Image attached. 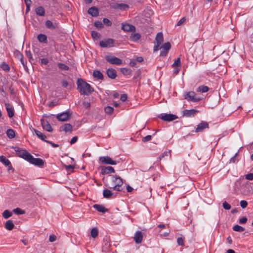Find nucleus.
<instances>
[{
	"label": "nucleus",
	"instance_id": "f257e3e1",
	"mask_svg": "<svg viewBox=\"0 0 253 253\" xmlns=\"http://www.w3.org/2000/svg\"><path fill=\"white\" fill-rule=\"evenodd\" d=\"M109 178L105 182V186L110 189H113L115 191H121L123 184V179L119 176L109 175Z\"/></svg>",
	"mask_w": 253,
	"mask_h": 253
},
{
	"label": "nucleus",
	"instance_id": "f03ea898",
	"mask_svg": "<svg viewBox=\"0 0 253 253\" xmlns=\"http://www.w3.org/2000/svg\"><path fill=\"white\" fill-rule=\"evenodd\" d=\"M77 88L82 95H88L94 91L93 88L89 84L84 82L82 79L77 81Z\"/></svg>",
	"mask_w": 253,
	"mask_h": 253
},
{
	"label": "nucleus",
	"instance_id": "7ed1b4c3",
	"mask_svg": "<svg viewBox=\"0 0 253 253\" xmlns=\"http://www.w3.org/2000/svg\"><path fill=\"white\" fill-rule=\"evenodd\" d=\"M14 150L18 156L22 158L23 159L28 161L30 158V156H31V154L29 153L27 150L18 147H15Z\"/></svg>",
	"mask_w": 253,
	"mask_h": 253
},
{
	"label": "nucleus",
	"instance_id": "20e7f679",
	"mask_svg": "<svg viewBox=\"0 0 253 253\" xmlns=\"http://www.w3.org/2000/svg\"><path fill=\"white\" fill-rule=\"evenodd\" d=\"M185 99L193 102H198L202 99L196 96V94L194 91H189L184 94Z\"/></svg>",
	"mask_w": 253,
	"mask_h": 253
},
{
	"label": "nucleus",
	"instance_id": "39448f33",
	"mask_svg": "<svg viewBox=\"0 0 253 253\" xmlns=\"http://www.w3.org/2000/svg\"><path fill=\"white\" fill-rule=\"evenodd\" d=\"M158 117L164 121L170 122L178 118V117L172 114H161Z\"/></svg>",
	"mask_w": 253,
	"mask_h": 253
},
{
	"label": "nucleus",
	"instance_id": "423d86ee",
	"mask_svg": "<svg viewBox=\"0 0 253 253\" xmlns=\"http://www.w3.org/2000/svg\"><path fill=\"white\" fill-rule=\"evenodd\" d=\"M105 59L111 64L120 65L123 63V61L121 59L113 56L107 55L105 56Z\"/></svg>",
	"mask_w": 253,
	"mask_h": 253
},
{
	"label": "nucleus",
	"instance_id": "0eeeda50",
	"mask_svg": "<svg viewBox=\"0 0 253 253\" xmlns=\"http://www.w3.org/2000/svg\"><path fill=\"white\" fill-rule=\"evenodd\" d=\"M28 162L40 168L43 167L44 163V161L42 159L35 158L32 155L30 156V158Z\"/></svg>",
	"mask_w": 253,
	"mask_h": 253
},
{
	"label": "nucleus",
	"instance_id": "6e6552de",
	"mask_svg": "<svg viewBox=\"0 0 253 253\" xmlns=\"http://www.w3.org/2000/svg\"><path fill=\"white\" fill-rule=\"evenodd\" d=\"M71 115L72 113L67 111L57 115L56 118L60 121L65 122L68 121L71 117Z\"/></svg>",
	"mask_w": 253,
	"mask_h": 253
},
{
	"label": "nucleus",
	"instance_id": "1a4fd4ad",
	"mask_svg": "<svg viewBox=\"0 0 253 253\" xmlns=\"http://www.w3.org/2000/svg\"><path fill=\"white\" fill-rule=\"evenodd\" d=\"M114 41L112 39H107L106 40H102L99 42V45L101 47H108L114 46Z\"/></svg>",
	"mask_w": 253,
	"mask_h": 253
},
{
	"label": "nucleus",
	"instance_id": "9d476101",
	"mask_svg": "<svg viewBox=\"0 0 253 253\" xmlns=\"http://www.w3.org/2000/svg\"><path fill=\"white\" fill-rule=\"evenodd\" d=\"M99 161L102 164L112 165H115L117 164L116 161L112 160V159L108 156L100 157L99 158Z\"/></svg>",
	"mask_w": 253,
	"mask_h": 253
},
{
	"label": "nucleus",
	"instance_id": "9b49d317",
	"mask_svg": "<svg viewBox=\"0 0 253 253\" xmlns=\"http://www.w3.org/2000/svg\"><path fill=\"white\" fill-rule=\"evenodd\" d=\"M198 112V110L195 109L184 110L183 111V114L186 117H192L195 116Z\"/></svg>",
	"mask_w": 253,
	"mask_h": 253
},
{
	"label": "nucleus",
	"instance_id": "f8f14e48",
	"mask_svg": "<svg viewBox=\"0 0 253 253\" xmlns=\"http://www.w3.org/2000/svg\"><path fill=\"white\" fill-rule=\"evenodd\" d=\"M209 127V124L205 121H202L199 124L197 125L196 129V132L203 131L205 128Z\"/></svg>",
	"mask_w": 253,
	"mask_h": 253
},
{
	"label": "nucleus",
	"instance_id": "ddd939ff",
	"mask_svg": "<svg viewBox=\"0 0 253 253\" xmlns=\"http://www.w3.org/2000/svg\"><path fill=\"white\" fill-rule=\"evenodd\" d=\"M41 124L42 126V128L46 130V131L48 132H52L53 131V129L52 128V127L49 122L46 121L44 120V119H42L41 120Z\"/></svg>",
	"mask_w": 253,
	"mask_h": 253
},
{
	"label": "nucleus",
	"instance_id": "4468645a",
	"mask_svg": "<svg viewBox=\"0 0 253 253\" xmlns=\"http://www.w3.org/2000/svg\"><path fill=\"white\" fill-rule=\"evenodd\" d=\"M122 29L125 32H135L136 30L134 26L127 23L122 24Z\"/></svg>",
	"mask_w": 253,
	"mask_h": 253
},
{
	"label": "nucleus",
	"instance_id": "2eb2a0df",
	"mask_svg": "<svg viewBox=\"0 0 253 253\" xmlns=\"http://www.w3.org/2000/svg\"><path fill=\"white\" fill-rule=\"evenodd\" d=\"M115 172L114 169L111 166L102 167L101 168V173L102 174H107Z\"/></svg>",
	"mask_w": 253,
	"mask_h": 253
},
{
	"label": "nucleus",
	"instance_id": "dca6fc26",
	"mask_svg": "<svg viewBox=\"0 0 253 253\" xmlns=\"http://www.w3.org/2000/svg\"><path fill=\"white\" fill-rule=\"evenodd\" d=\"M0 162L4 165L8 167V170L12 169V167L10 162L4 156H0Z\"/></svg>",
	"mask_w": 253,
	"mask_h": 253
},
{
	"label": "nucleus",
	"instance_id": "f3484780",
	"mask_svg": "<svg viewBox=\"0 0 253 253\" xmlns=\"http://www.w3.org/2000/svg\"><path fill=\"white\" fill-rule=\"evenodd\" d=\"M143 239L142 233L141 231H137L135 234L134 237V240L135 242L137 244H140L142 242Z\"/></svg>",
	"mask_w": 253,
	"mask_h": 253
},
{
	"label": "nucleus",
	"instance_id": "a211bd4d",
	"mask_svg": "<svg viewBox=\"0 0 253 253\" xmlns=\"http://www.w3.org/2000/svg\"><path fill=\"white\" fill-rule=\"evenodd\" d=\"M106 73L108 77L111 79H114L117 77V72L114 69L109 68L107 69Z\"/></svg>",
	"mask_w": 253,
	"mask_h": 253
},
{
	"label": "nucleus",
	"instance_id": "6ab92c4d",
	"mask_svg": "<svg viewBox=\"0 0 253 253\" xmlns=\"http://www.w3.org/2000/svg\"><path fill=\"white\" fill-rule=\"evenodd\" d=\"M102 194L103 197L107 199L113 198L116 196V195H114V194L112 192V191L108 189H104Z\"/></svg>",
	"mask_w": 253,
	"mask_h": 253
},
{
	"label": "nucleus",
	"instance_id": "aec40b11",
	"mask_svg": "<svg viewBox=\"0 0 253 253\" xmlns=\"http://www.w3.org/2000/svg\"><path fill=\"white\" fill-rule=\"evenodd\" d=\"M46 27L50 29H55L58 28V23L55 22L53 23L50 20H46L45 22Z\"/></svg>",
	"mask_w": 253,
	"mask_h": 253
},
{
	"label": "nucleus",
	"instance_id": "412c9836",
	"mask_svg": "<svg viewBox=\"0 0 253 253\" xmlns=\"http://www.w3.org/2000/svg\"><path fill=\"white\" fill-rule=\"evenodd\" d=\"M88 13L93 17H96L99 14L98 9L97 7L92 6L88 9Z\"/></svg>",
	"mask_w": 253,
	"mask_h": 253
},
{
	"label": "nucleus",
	"instance_id": "4be33fe9",
	"mask_svg": "<svg viewBox=\"0 0 253 253\" xmlns=\"http://www.w3.org/2000/svg\"><path fill=\"white\" fill-rule=\"evenodd\" d=\"M35 12L37 15L40 16H44L45 14L44 8L42 6H38L35 9Z\"/></svg>",
	"mask_w": 253,
	"mask_h": 253
},
{
	"label": "nucleus",
	"instance_id": "5701e85b",
	"mask_svg": "<svg viewBox=\"0 0 253 253\" xmlns=\"http://www.w3.org/2000/svg\"><path fill=\"white\" fill-rule=\"evenodd\" d=\"M5 108L7 112V114L9 118H12L14 114V110L13 108L8 103L5 104Z\"/></svg>",
	"mask_w": 253,
	"mask_h": 253
},
{
	"label": "nucleus",
	"instance_id": "b1692460",
	"mask_svg": "<svg viewBox=\"0 0 253 253\" xmlns=\"http://www.w3.org/2000/svg\"><path fill=\"white\" fill-rule=\"evenodd\" d=\"M93 207L96 210L102 213H105L108 211V209H106L103 206L98 204H95Z\"/></svg>",
	"mask_w": 253,
	"mask_h": 253
},
{
	"label": "nucleus",
	"instance_id": "393cba45",
	"mask_svg": "<svg viewBox=\"0 0 253 253\" xmlns=\"http://www.w3.org/2000/svg\"><path fill=\"white\" fill-rule=\"evenodd\" d=\"M34 132H35V134H36V135L40 139H41V140L46 142V141H47V140L45 139L46 138V136L44 134H42L41 131H40L37 129H34Z\"/></svg>",
	"mask_w": 253,
	"mask_h": 253
},
{
	"label": "nucleus",
	"instance_id": "a878e982",
	"mask_svg": "<svg viewBox=\"0 0 253 253\" xmlns=\"http://www.w3.org/2000/svg\"><path fill=\"white\" fill-rule=\"evenodd\" d=\"M210 90V88L206 85H202L199 86L196 89L197 92L205 93Z\"/></svg>",
	"mask_w": 253,
	"mask_h": 253
},
{
	"label": "nucleus",
	"instance_id": "bb28decb",
	"mask_svg": "<svg viewBox=\"0 0 253 253\" xmlns=\"http://www.w3.org/2000/svg\"><path fill=\"white\" fill-rule=\"evenodd\" d=\"M155 41L156 43L162 44L164 41L163 34L162 32H159L157 34Z\"/></svg>",
	"mask_w": 253,
	"mask_h": 253
},
{
	"label": "nucleus",
	"instance_id": "cd10ccee",
	"mask_svg": "<svg viewBox=\"0 0 253 253\" xmlns=\"http://www.w3.org/2000/svg\"><path fill=\"white\" fill-rule=\"evenodd\" d=\"M37 39L39 42L42 43H46L47 42V37L44 34H40L38 35Z\"/></svg>",
	"mask_w": 253,
	"mask_h": 253
},
{
	"label": "nucleus",
	"instance_id": "c85d7f7f",
	"mask_svg": "<svg viewBox=\"0 0 253 253\" xmlns=\"http://www.w3.org/2000/svg\"><path fill=\"white\" fill-rule=\"evenodd\" d=\"M14 226V225L11 220H7L5 223V228L8 230H11Z\"/></svg>",
	"mask_w": 253,
	"mask_h": 253
},
{
	"label": "nucleus",
	"instance_id": "c756f323",
	"mask_svg": "<svg viewBox=\"0 0 253 253\" xmlns=\"http://www.w3.org/2000/svg\"><path fill=\"white\" fill-rule=\"evenodd\" d=\"M93 76L98 80H102L103 79V74L98 70H95L93 72Z\"/></svg>",
	"mask_w": 253,
	"mask_h": 253
},
{
	"label": "nucleus",
	"instance_id": "7c9ffc66",
	"mask_svg": "<svg viewBox=\"0 0 253 253\" xmlns=\"http://www.w3.org/2000/svg\"><path fill=\"white\" fill-rule=\"evenodd\" d=\"M141 38V36L138 33H134V34H132L130 36V40L131 41H132V42H137V41H138Z\"/></svg>",
	"mask_w": 253,
	"mask_h": 253
},
{
	"label": "nucleus",
	"instance_id": "2f4dec72",
	"mask_svg": "<svg viewBox=\"0 0 253 253\" xmlns=\"http://www.w3.org/2000/svg\"><path fill=\"white\" fill-rule=\"evenodd\" d=\"M128 7L129 6L127 4L123 3L117 4L115 6L116 8L120 9L123 10H126L128 9Z\"/></svg>",
	"mask_w": 253,
	"mask_h": 253
},
{
	"label": "nucleus",
	"instance_id": "473e14b6",
	"mask_svg": "<svg viewBox=\"0 0 253 253\" xmlns=\"http://www.w3.org/2000/svg\"><path fill=\"white\" fill-rule=\"evenodd\" d=\"M63 127V130L67 132H71L72 131V126L70 124H66L64 125Z\"/></svg>",
	"mask_w": 253,
	"mask_h": 253
},
{
	"label": "nucleus",
	"instance_id": "72a5a7b5",
	"mask_svg": "<svg viewBox=\"0 0 253 253\" xmlns=\"http://www.w3.org/2000/svg\"><path fill=\"white\" fill-rule=\"evenodd\" d=\"M6 135L9 138H13L15 135L14 131L11 129H8L7 130Z\"/></svg>",
	"mask_w": 253,
	"mask_h": 253
},
{
	"label": "nucleus",
	"instance_id": "f704fd0d",
	"mask_svg": "<svg viewBox=\"0 0 253 253\" xmlns=\"http://www.w3.org/2000/svg\"><path fill=\"white\" fill-rule=\"evenodd\" d=\"M90 234L91 236L93 238H95L97 237L98 235V230L97 228L96 227L93 228L91 230Z\"/></svg>",
	"mask_w": 253,
	"mask_h": 253
},
{
	"label": "nucleus",
	"instance_id": "c9c22d12",
	"mask_svg": "<svg viewBox=\"0 0 253 253\" xmlns=\"http://www.w3.org/2000/svg\"><path fill=\"white\" fill-rule=\"evenodd\" d=\"M2 216L5 218V219H7L8 218H9L12 214V212L11 211H10L9 210H5L2 213Z\"/></svg>",
	"mask_w": 253,
	"mask_h": 253
},
{
	"label": "nucleus",
	"instance_id": "e433bc0d",
	"mask_svg": "<svg viewBox=\"0 0 253 253\" xmlns=\"http://www.w3.org/2000/svg\"><path fill=\"white\" fill-rule=\"evenodd\" d=\"M121 72L124 75H130L131 73V70L126 68H121Z\"/></svg>",
	"mask_w": 253,
	"mask_h": 253
},
{
	"label": "nucleus",
	"instance_id": "4c0bfd02",
	"mask_svg": "<svg viewBox=\"0 0 253 253\" xmlns=\"http://www.w3.org/2000/svg\"><path fill=\"white\" fill-rule=\"evenodd\" d=\"M233 230L235 231L241 232L245 230V228L240 225H236L233 226Z\"/></svg>",
	"mask_w": 253,
	"mask_h": 253
},
{
	"label": "nucleus",
	"instance_id": "58836bf2",
	"mask_svg": "<svg viewBox=\"0 0 253 253\" xmlns=\"http://www.w3.org/2000/svg\"><path fill=\"white\" fill-rule=\"evenodd\" d=\"M114 111V108L112 107L108 106L105 107L104 111L106 114H111Z\"/></svg>",
	"mask_w": 253,
	"mask_h": 253
},
{
	"label": "nucleus",
	"instance_id": "ea45409f",
	"mask_svg": "<svg viewBox=\"0 0 253 253\" xmlns=\"http://www.w3.org/2000/svg\"><path fill=\"white\" fill-rule=\"evenodd\" d=\"M172 66L173 67H181V61L180 57L177 58L176 60H175L174 63L172 64Z\"/></svg>",
	"mask_w": 253,
	"mask_h": 253
},
{
	"label": "nucleus",
	"instance_id": "a19ab883",
	"mask_svg": "<svg viewBox=\"0 0 253 253\" xmlns=\"http://www.w3.org/2000/svg\"><path fill=\"white\" fill-rule=\"evenodd\" d=\"M171 47V45L170 42H165L161 47L162 49L163 50H166L169 51Z\"/></svg>",
	"mask_w": 253,
	"mask_h": 253
},
{
	"label": "nucleus",
	"instance_id": "79ce46f5",
	"mask_svg": "<svg viewBox=\"0 0 253 253\" xmlns=\"http://www.w3.org/2000/svg\"><path fill=\"white\" fill-rule=\"evenodd\" d=\"M57 66H58V68L61 70H69L68 66L63 63H58L57 64Z\"/></svg>",
	"mask_w": 253,
	"mask_h": 253
},
{
	"label": "nucleus",
	"instance_id": "37998d69",
	"mask_svg": "<svg viewBox=\"0 0 253 253\" xmlns=\"http://www.w3.org/2000/svg\"><path fill=\"white\" fill-rule=\"evenodd\" d=\"M13 212L17 214H23L25 213V211L20 209V208H17L13 210Z\"/></svg>",
	"mask_w": 253,
	"mask_h": 253
},
{
	"label": "nucleus",
	"instance_id": "c03bdc74",
	"mask_svg": "<svg viewBox=\"0 0 253 253\" xmlns=\"http://www.w3.org/2000/svg\"><path fill=\"white\" fill-rule=\"evenodd\" d=\"M1 68L3 70L7 71V72H8L10 70V68H9V66L5 62H3L1 64Z\"/></svg>",
	"mask_w": 253,
	"mask_h": 253
},
{
	"label": "nucleus",
	"instance_id": "a18cd8bd",
	"mask_svg": "<svg viewBox=\"0 0 253 253\" xmlns=\"http://www.w3.org/2000/svg\"><path fill=\"white\" fill-rule=\"evenodd\" d=\"M91 36L93 39L96 40H98L100 38V34L96 31H92Z\"/></svg>",
	"mask_w": 253,
	"mask_h": 253
},
{
	"label": "nucleus",
	"instance_id": "49530a36",
	"mask_svg": "<svg viewBox=\"0 0 253 253\" xmlns=\"http://www.w3.org/2000/svg\"><path fill=\"white\" fill-rule=\"evenodd\" d=\"M170 155V151H167L164 152L162 154H161L159 157V159L161 160H162L164 157L165 156H169Z\"/></svg>",
	"mask_w": 253,
	"mask_h": 253
},
{
	"label": "nucleus",
	"instance_id": "de8ad7c7",
	"mask_svg": "<svg viewBox=\"0 0 253 253\" xmlns=\"http://www.w3.org/2000/svg\"><path fill=\"white\" fill-rule=\"evenodd\" d=\"M26 55L28 58L30 62L34 60L31 52L29 51H26Z\"/></svg>",
	"mask_w": 253,
	"mask_h": 253
},
{
	"label": "nucleus",
	"instance_id": "09e8293b",
	"mask_svg": "<svg viewBox=\"0 0 253 253\" xmlns=\"http://www.w3.org/2000/svg\"><path fill=\"white\" fill-rule=\"evenodd\" d=\"M223 208L225 210H229L231 209V207L227 202L225 201L222 204Z\"/></svg>",
	"mask_w": 253,
	"mask_h": 253
},
{
	"label": "nucleus",
	"instance_id": "8fccbe9b",
	"mask_svg": "<svg viewBox=\"0 0 253 253\" xmlns=\"http://www.w3.org/2000/svg\"><path fill=\"white\" fill-rule=\"evenodd\" d=\"M177 244L179 246H183L184 245V240L181 237H178L177 239Z\"/></svg>",
	"mask_w": 253,
	"mask_h": 253
},
{
	"label": "nucleus",
	"instance_id": "3c124183",
	"mask_svg": "<svg viewBox=\"0 0 253 253\" xmlns=\"http://www.w3.org/2000/svg\"><path fill=\"white\" fill-rule=\"evenodd\" d=\"M14 55L18 59H21L23 55L18 50H16L14 52Z\"/></svg>",
	"mask_w": 253,
	"mask_h": 253
},
{
	"label": "nucleus",
	"instance_id": "603ef678",
	"mask_svg": "<svg viewBox=\"0 0 253 253\" xmlns=\"http://www.w3.org/2000/svg\"><path fill=\"white\" fill-rule=\"evenodd\" d=\"M103 22L104 24L108 26H110L112 25L111 21L107 18H104L103 19Z\"/></svg>",
	"mask_w": 253,
	"mask_h": 253
},
{
	"label": "nucleus",
	"instance_id": "864d4df0",
	"mask_svg": "<svg viewBox=\"0 0 253 253\" xmlns=\"http://www.w3.org/2000/svg\"><path fill=\"white\" fill-rule=\"evenodd\" d=\"M94 25L96 28L99 29L102 28L103 27L102 23L100 21L95 22Z\"/></svg>",
	"mask_w": 253,
	"mask_h": 253
},
{
	"label": "nucleus",
	"instance_id": "5fc2aeb1",
	"mask_svg": "<svg viewBox=\"0 0 253 253\" xmlns=\"http://www.w3.org/2000/svg\"><path fill=\"white\" fill-rule=\"evenodd\" d=\"M151 139H152V136L150 135H148L145 137H144L142 138V141L144 142H148V141H149L150 140H151Z\"/></svg>",
	"mask_w": 253,
	"mask_h": 253
},
{
	"label": "nucleus",
	"instance_id": "6e6d98bb",
	"mask_svg": "<svg viewBox=\"0 0 253 253\" xmlns=\"http://www.w3.org/2000/svg\"><path fill=\"white\" fill-rule=\"evenodd\" d=\"M247 205H248V203L246 201L242 200L240 202V206L243 209L246 208Z\"/></svg>",
	"mask_w": 253,
	"mask_h": 253
},
{
	"label": "nucleus",
	"instance_id": "4d7b16f0",
	"mask_svg": "<svg viewBox=\"0 0 253 253\" xmlns=\"http://www.w3.org/2000/svg\"><path fill=\"white\" fill-rule=\"evenodd\" d=\"M161 45V44L156 43V44L154 46V48H153L154 52H156V51H158L160 49Z\"/></svg>",
	"mask_w": 253,
	"mask_h": 253
},
{
	"label": "nucleus",
	"instance_id": "13d9d810",
	"mask_svg": "<svg viewBox=\"0 0 253 253\" xmlns=\"http://www.w3.org/2000/svg\"><path fill=\"white\" fill-rule=\"evenodd\" d=\"M56 240V237L55 235L52 234L50 235L49 237V241L50 242H53Z\"/></svg>",
	"mask_w": 253,
	"mask_h": 253
},
{
	"label": "nucleus",
	"instance_id": "bf43d9fd",
	"mask_svg": "<svg viewBox=\"0 0 253 253\" xmlns=\"http://www.w3.org/2000/svg\"><path fill=\"white\" fill-rule=\"evenodd\" d=\"M246 178L248 180H252L253 179V173H250L245 175Z\"/></svg>",
	"mask_w": 253,
	"mask_h": 253
},
{
	"label": "nucleus",
	"instance_id": "052dcab7",
	"mask_svg": "<svg viewBox=\"0 0 253 253\" xmlns=\"http://www.w3.org/2000/svg\"><path fill=\"white\" fill-rule=\"evenodd\" d=\"M127 98V95L126 94H123L121 95V97H120V100L122 102H125Z\"/></svg>",
	"mask_w": 253,
	"mask_h": 253
},
{
	"label": "nucleus",
	"instance_id": "680f3d73",
	"mask_svg": "<svg viewBox=\"0 0 253 253\" xmlns=\"http://www.w3.org/2000/svg\"><path fill=\"white\" fill-rule=\"evenodd\" d=\"M186 19L185 17H183L180 19L177 23V26H180L185 22Z\"/></svg>",
	"mask_w": 253,
	"mask_h": 253
},
{
	"label": "nucleus",
	"instance_id": "e2e57ef3",
	"mask_svg": "<svg viewBox=\"0 0 253 253\" xmlns=\"http://www.w3.org/2000/svg\"><path fill=\"white\" fill-rule=\"evenodd\" d=\"M247 221V218L246 217H243L239 219V223L240 224H245Z\"/></svg>",
	"mask_w": 253,
	"mask_h": 253
},
{
	"label": "nucleus",
	"instance_id": "0e129e2a",
	"mask_svg": "<svg viewBox=\"0 0 253 253\" xmlns=\"http://www.w3.org/2000/svg\"><path fill=\"white\" fill-rule=\"evenodd\" d=\"M169 51L168 50H162L161 51V53H160V56H166L168 53Z\"/></svg>",
	"mask_w": 253,
	"mask_h": 253
},
{
	"label": "nucleus",
	"instance_id": "69168bd1",
	"mask_svg": "<svg viewBox=\"0 0 253 253\" xmlns=\"http://www.w3.org/2000/svg\"><path fill=\"white\" fill-rule=\"evenodd\" d=\"M77 140H78V137L74 136L71 139V140L70 141V143L71 144H73L76 143L77 141Z\"/></svg>",
	"mask_w": 253,
	"mask_h": 253
},
{
	"label": "nucleus",
	"instance_id": "338daca9",
	"mask_svg": "<svg viewBox=\"0 0 253 253\" xmlns=\"http://www.w3.org/2000/svg\"><path fill=\"white\" fill-rule=\"evenodd\" d=\"M61 84H62V86L64 87H66L68 85V83L66 80H63L61 82Z\"/></svg>",
	"mask_w": 253,
	"mask_h": 253
},
{
	"label": "nucleus",
	"instance_id": "774afa93",
	"mask_svg": "<svg viewBox=\"0 0 253 253\" xmlns=\"http://www.w3.org/2000/svg\"><path fill=\"white\" fill-rule=\"evenodd\" d=\"M48 63V60L47 58H42L41 59L42 64L46 65Z\"/></svg>",
	"mask_w": 253,
	"mask_h": 253
}]
</instances>
